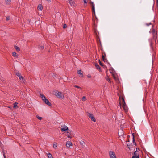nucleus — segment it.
Returning a JSON list of instances; mask_svg holds the SVG:
<instances>
[{"instance_id":"obj_32","label":"nucleus","mask_w":158,"mask_h":158,"mask_svg":"<svg viewBox=\"0 0 158 158\" xmlns=\"http://www.w3.org/2000/svg\"><path fill=\"white\" fill-rule=\"evenodd\" d=\"M52 155L50 154L49 153L48 155V158H52Z\"/></svg>"},{"instance_id":"obj_10","label":"nucleus","mask_w":158,"mask_h":158,"mask_svg":"<svg viewBox=\"0 0 158 158\" xmlns=\"http://www.w3.org/2000/svg\"><path fill=\"white\" fill-rule=\"evenodd\" d=\"M69 3L72 6H74L75 5V3L72 0H69Z\"/></svg>"},{"instance_id":"obj_25","label":"nucleus","mask_w":158,"mask_h":158,"mask_svg":"<svg viewBox=\"0 0 158 158\" xmlns=\"http://www.w3.org/2000/svg\"><path fill=\"white\" fill-rule=\"evenodd\" d=\"M12 55L14 57H16L17 56V53L16 52H12Z\"/></svg>"},{"instance_id":"obj_45","label":"nucleus","mask_w":158,"mask_h":158,"mask_svg":"<svg viewBox=\"0 0 158 158\" xmlns=\"http://www.w3.org/2000/svg\"><path fill=\"white\" fill-rule=\"evenodd\" d=\"M88 77L90 78L91 76H89V75H88Z\"/></svg>"},{"instance_id":"obj_28","label":"nucleus","mask_w":158,"mask_h":158,"mask_svg":"<svg viewBox=\"0 0 158 158\" xmlns=\"http://www.w3.org/2000/svg\"><path fill=\"white\" fill-rule=\"evenodd\" d=\"M18 104V103L17 102H15L14 104V105L13 106V107L15 108V107H17V104Z\"/></svg>"},{"instance_id":"obj_49","label":"nucleus","mask_w":158,"mask_h":158,"mask_svg":"<svg viewBox=\"0 0 158 158\" xmlns=\"http://www.w3.org/2000/svg\"><path fill=\"white\" fill-rule=\"evenodd\" d=\"M106 72H107V70H106Z\"/></svg>"},{"instance_id":"obj_29","label":"nucleus","mask_w":158,"mask_h":158,"mask_svg":"<svg viewBox=\"0 0 158 158\" xmlns=\"http://www.w3.org/2000/svg\"><path fill=\"white\" fill-rule=\"evenodd\" d=\"M139 158V155L133 156L132 157V158Z\"/></svg>"},{"instance_id":"obj_22","label":"nucleus","mask_w":158,"mask_h":158,"mask_svg":"<svg viewBox=\"0 0 158 158\" xmlns=\"http://www.w3.org/2000/svg\"><path fill=\"white\" fill-rule=\"evenodd\" d=\"M84 3V6H87V0H83Z\"/></svg>"},{"instance_id":"obj_11","label":"nucleus","mask_w":158,"mask_h":158,"mask_svg":"<svg viewBox=\"0 0 158 158\" xmlns=\"http://www.w3.org/2000/svg\"><path fill=\"white\" fill-rule=\"evenodd\" d=\"M37 9L39 10H42L43 9L42 5L40 4H39L38 6Z\"/></svg>"},{"instance_id":"obj_43","label":"nucleus","mask_w":158,"mask_h":158,"mask_svg":"<svg viewBox=\"0 0 158 158\" xmlns=\"http://www.w3.org/2000/svg\"><path fill=\"white\" fill-rule=\"evenodd\" d=\"M151 24V23H149V24H147H147H146V25L147 26H149V25H150V24Z\"/></svg>"},{"instance_id":"obj_48","label":"nucleus","mask_w":158,"mask_h":158,"mask_svg":"<svg viewBox=\"0 0 158 158\" xmlns=\"http://www.w3.org/2000/svg\"><path fill=\"white\" fill-rule=\"evenodd\" d=\"M99 40L100 42V39H99Z\"/></svg>"},{"instance_id":"obj_1","label":"nucleus","mask_w":158,"mask_h":158,"mask_svg":"<svg viewBox=\"0 0 158 158\" xmlns=\"http://www.w3.org/2000/svg\"><path fill=\"white\" fill-rule=\"evenodd\" d=\"M152 33L153 36V39L156 40L157 36V31H156L154 29H153Z\"/></svg>"},{"instance_id":"obj_44","label":"nucleus","mask_w":158,"mask_h":158,"mask_svg":"<svg viewBox=\"0 0 158 158\" xmlns=\"http://www.w3.org/2000/svg\"><path fill=\"white\" fill-rule=\"evenodd\" d=\"M157 6H158V1H157Z\"/></svg>"},{"instance_id":"obj_40","label":"nucleus","mask_w":158,"mask_h":158,"mask_svg":"<svg viewBox=\"0 0 158 158\" xmlns=\"http://www.w3.org/2000/svg\"><path fill=\"white\" fill-rule=\"evenodd\" d=\"M131 146V145L130 144H129L128 143L127 144V146L128 147L130 148V146Z\"/></svg>"},{"instance_id":"obj_39","label":"nucleus","mask_w":158,"mask_h":158,"mask_svg":"<svg viewBox=\"0 0 158 158\" xmlns=\"http://www.w3.org/2000/svg\"><path fill=\"white\" fill-rule=\"evenodd\" d=\"M74 87L75 88H78V89H81V87H80V86H77V85H75L74 86Z\"/></svg>"},{"instance_id":"obj_42","label":"nucleus","mask_w":158,"mask_h":158,"mask_svg":"<svg viewBox=\"0 0 158 158\" xmlns=\"http://www.w3.org/2000/svg\"><path fill=\"white\" fill-rule=\"evenodd\" d=\"M67 137L69 138H71V137L70 135H68Z\"/></svg>"},{"instance_id":"obj_50","label":"nucleus","mask_w":158,"mask_h":158,"mask_svg":"<svg viewBox=\"0 0 158 158\" xmlns=\"http://www.w3.org/2000/svg\"><path fill=\"white\" fill-rule=\"evenodd\" d=\"M157 1H158V0H156Z\"/></svg>"},{"instance_id":"obj_19","label":"nucleus","mask_w":158,"mask_h":158,"mask_svg":"<svg viewBox=\"0 0 158 158\" xmlns=\"http://www.w3.org/2000/svg\"><path fill=\"white\" fill-rule=\"evenodd\" d=\"M6 3L7 4H9L10 3L11 1L10 0H5Z\"/></svg>"},{"instance_id":"obj_26","label":"nucleus","mask_w":158,"mask_h":158,"mask_svg":"<svg viewBox=\"0 0 158 158\" xmlns=\"http://www.w3.org/2000/svg\"><path fill=\"white\" fill-rule=\"evenodd\" d=\"M135 155H139L138 152H137V151H135L134 152V156Z\"/></svg>"},{"instance_id":"obj_31","label":"nucleus","mask_w":158,"mask_h":158,"mask_svg":"<svg viewBox=\"0 0 158 158\" xmlns=\"http://www.w3.org/2000/svg\"><path fill=\"white\" fill-rule=\"evenodd\" d=\"M44 46H40L39 47V48L40 50L43 49H44Z\"/></svg>"},{"instance_id":"obj_16","label":"nucleus","mask_w":158,"mask_h":158,"mask_svg":"<svg viewBox=\"0 0 158 158\" xmlns=\"http://www.w3.org/2000/svg\"><path fill=\"white\" fill-rule=\"evenodd\" d=\"M40 96L43 101H44V99H46V97H45V96L43 94H41Z\"/></svg>"},{"instance_id":"obj_35","label":"nucleus","mask_w":158,"mask_h":158,"mask_svg":"<svg viewBox=\"0 0 158 158\" xmlns=\"http://www.w3.org/2000/svg\"><path fill=\"white\" fill-rule=\"evenodd\" d=\"M86 99V97L85 96H83L82 98V101H85Z\"/></svg>"},{"instance_id":"obj_4","label":"nucleus","mask_w":158,"mask_h":158,"mask_svg":"<svg viewBox=\"0 0 158 158\" xmlns=\"http://www.w3.org/2000/svg\"><path fill=\"white\" fill-rule=\"evenodd\" d=\"M90 3L91 5V6L92 7V12L93 14H94L95 15V7L94 6V3L92 1H90Z\"/></svg>"},{"instance_id":"obj_47","label":"nucleus","mask_w":158,"mask_h":158,"mask_svg":"<svg viewBox=\"0 0 158 158\" xmlns=\"http://www.w3.org/2000/svg\"><path fill=\"white\" fill-rule=\"evenodd\" d=\"M119 104H120V105H121V103L120 102V101L119 102Z\"/></svg>"},{"instance_id":"obj_7","label":"nucleus","mask_w":158,"mask_h":158,"mask_svg":"<svg viewBox=\"0 0 158 158\" xmlns=\"http://www.w3.org/2000/svg\"><path fill=\"white\" fill-rule=\"evenodd\" d=\"M119 99H120L121 98H122V101L123 102V106H126V103L125 102L124 99V98L123 96L121 97V96H119Z\"/></svg>"},{"instance_id":"obj_33","label":"nucleus","mask_w":158,"mask_h":158,"mask_svg":"<svg viewBox=\"0 0 158 158\" xmlns=\"http://www.w3.org/2000/svg\"><path fill=\"white\" fill-rule=\"evenodd\" d=\"M106 80L110 83V79L109 77H107V78H106Z\"/></svg>"},{"instance_id":"obj_34","label":"nucleus","mask_w":158,"mask_h":158,"mask_svg":"<svg viewBox=\"0 0 158 158\" xmlns=\"http://www.w3.org/2000/svg\"><path fill=\"white\" fill-rule=\"evenodd\" d=\"M99 62L100 65L101 66H103V64L101 62V61H100V60H99Z\"/></svg>"},{"instance_id":"obj_17","label":"nucleus","mask_w":158,"mask_h":158,"mask_svg":"<svg viewBox=\"0 0 158 158\" xmlns=\"http://www.w3.org/2000/svg\"><path fill=\"white\" fill-rule=\"evenodd\" d=\"M19 78L20 80H21V79L22 80V81L23 80V82L24 83H25V80H23V77L22 76L20 75V76H19Z\"/></svg>"},{"instance_id":"obj_6","label":"nucleus","mask_w":158,"mask_h":158,"mask_svg":"<svg viewBox=\"0 0 158 158\" xmlns=\"http://www.w3.org/2000/svg\"><path fill=\"white\" fill-rule=\"evenodd\" d=\"M61 127H62V128L61 129V131H64L68 130V127L65 125H64L63 126H61Z\"/></svg>"},{"instance_id":"obj_2","label":"nucleus","mask_w":158,"mask_h":158,"mask_svg":"<svg viewBox=\"0 0 158 158\" xmlns=\"http://www.w3.org/2000/svg\"><path fill=\"white\" fill-rule=\"evenodd\" d=\"M109 155L110 158H117L115 153L113 151H110L109 152Z\"/></svg>"},{"instance_id":"obj_27","label":"nucleus","mask_w":158,"mask_h":158,"mask_svg":"<svg viewBox=\"0 0 158 158\" xmlns=\"http://www.w3.org/2000/svg\"><path fill=\"white\" fill-rule=\"evenodd\" d=\"M15 73L16 75L18 76L19 77L20 76V75H21L20 73L18 72H15Z\"/></svg>"},{"instance_id":"obj_20","label":"nucleus","mask_w":158,"mask_h":158,"mask_svg":"<svg viewBox=\"0 0 158 158\" xmlns=\"http://www.w3.org/2000/svg\"><path fill=\"white\" fill-rule=\"evenodd\" d=\"M112 76H113L114 79L115 80L117 81L118 80V78L115 76V75L114 74H112Z\"/></svg>"},{"instance_id":"obj_24","label":"nucleus","mask_w":158,"mask_h":158,"mask_svg":"<svg viewBox=\"0 0 158 158\" xmlns=\"http://www.w3.org/2000/svg\"><path fill=\"white\" fill-rule=\"evenodd\" d=\"M110 71V73H112V74H114L113 73V71H114V69L111 68L110 69H109Z\"/></svg>"},{"instance_id":"obj_37","label":"nucleus","mask_w":158,"mask_h":158,"mask_svg":"<svg viewBox=\"0 0 158 158\" xmlns=\"http://www.w3.org/2000/svg\"><path fill=\"white\" fill-rule=\"evenodd\" d=\"M53 147L54 148H56L57 147V145L56 144H53Z\"/></svg>"},{"instance_id":"obj_38","label":"nucleus","mask_w":158,"mask_h":158,"mask_svg":"<svg viewBox=\"0 0 158 158\" xmlns=\"http://www.w3.org/2000/svg\"><path fill=\"white\" fill-rule=\"evenodd\" d=\"M36 117L37 118L40 120H41L42 119V118L41 117H39V116H37Z\"/></svg>"},{"instance_id":"obj_15","label":"nucleus","mask_w":158,"mask_h":158,"mask_svg":"<svg viewBox=\"0 0 158 158\" xmlns=\"http://www.w3.org/2000/svg\"><path fill=\"white\" fill-rule=\"evenodd\" d=\"M123 109L124 110L125 112H127L128 111V108L127 106H122Z\"/></svg>"},{"instance_id":"obj_9","label":"nucleus","mask_w":158,"mask_h":158,"mask_svg":"<svg viewBox=\"0 0 158 158\" xmlns=\"http://www.w3.org/2000/svg\"><path fill=\"white\" fill-rule=\"evenodd\" d=\"M72 145V143L70 141H67L66 142V146L67 147L69 148L70 146Z\"/></svg>"},{"instance_id":"obj_36","label":"nucleus","mask_w":158,"mask_h":158,"mask_svg":"<svg viewBox=\"0 0 158 158\" xmlns=\"http://www.w3.org/2000/svg\"><path fill=\"white\" fill-rule=\"evenodd\" d=\"M67 27V25L65 24H64L63 26V28H65Z\"/></svg>"},{"instance_id":"obj_12","label":"nucleus","mask_w":158,"mask_h":158,"mask_svg":"<svg viewBox=\"0 0 158 158\" xmlns=\"http://www.w3.org/2000/svg\"><path fill=\"white\" fill-rule=\"evenodd\" d=\"M81 72L82 71L81 70L77 71V73L78 74L80 75V76L81 77H83V74Z\"/></svg>"},{"instance_id":"obj_8","label":"nucleus","mask_w":158,"mask_h":158,"mask_svg":"<svg viewBox=\"0 0 158 158\" xmlns=\"http://www.w3.org/2000/svg\"><path fill=\"white\" fill-rule=\"evenodd\" d=\"M45 103L49 106H51L52 104L47 99H44V101Z\"/></svg>"},{"instance_id":"obj_18","label":"nucleus","mask_w":158,"mask_h":158,"mask_svg":"<svg viewBox=\"0 0 158 158\" xmlns=\"http://www.w3.org/2000/svg\"><path fill=\"white\" fill-rule=\"evenodd\" d=\"M95 66L98 69H100V67L97 63H95Z\"/></svg>"},{"instance_id":"obj_13","label":"nucleus","mask_w":158,"mask_h":158,"mask_svg":"<svg viewBox=\"0 0 158 158\" xmlns=\"http://www.w3.org/2000/svg\"><path fill=\"white\" fill-rule=\"evenodd\" d=\"M106 57V55L105 53H103V55L102 56V57L103 59V60L105 62L106 61V59H105V57Z\"/></svg>"},{"instance_id":"obj_23","label":"nucleus","mask_w":158,"mask_h":158,"mask_svg":"<svg viewBox=\"0 0 158 158\" xmlns=\"http://www.w3.org/2000/svg\"><path fill=\"white\" fill-rule=\"evenodd\" d=\"M132 135L133 142V143H134L135 142V136H134L133 133L132 134Z\"/></svg>"},{"instance_id":"obj_46","label":"nucleus","mask_w":158,"mask_h":158,"mask_svg":"<svg viewBox=\"0 0 158 158\" xmlns=\"http://www.w3.org/2000/svg\"><path fill=\"white\" fill-rule=\"evenodd\" d=\"M135 145H136V143L135 142L134 143H133Z\"/></svg>"},{"instance_id":"obj_21","label":"nucleus","mask_w":158,"mask_h":158,"mask_svg":"<svg viewBox=\"0 0 158 158\" xmlns=\"http://www.w3.org/2000/svg\"><path fill=\"white\" fill-rule=\"evenodd\" d=\"M15 48L17 51H20V48L19 47L15 46Z\"/></svg>"},{"instance_id":"obj_3","label":"nucleus","mask_w":158,"mask_h":158,"mask_svg":"<svg viewBox=\"0 0 158 158\" xmlns=\"http://www.w3.org/2000/svg\"><path fill=\"white\" fill-rule=\"evenodd\" d=\"M55 95L57 97L59 98H62L64 97L63 94L60 92H59L57 93L56 92L55 93Z\"/></svg>"},{"instance_id":"obj_30","label":"nucleus","mask_w":158,"mask_h":158,"mask_svg":"<svg viewBox=\"0 0 158 158\" xmlns=\"http://www.w3.org/2000/svg\"><path fill=\"white\" fill-rule=\"evenodd\" d=\"M10 18V17L9 16H8L6 17V21L9 20Z\"/></svg>"},{"instance_id":"obj_41","label":"nucleus","mask_w":158,"mask_h":158,"mask_svg":"<svg viewBox=\"0 0 158 158\" xmlns=\"http://www.w3.org/2000/svg\"><path fill=\"white\" fill-rule=\"evenodd\" d=\"M3 156H4V158H6V156H5V153H3Z\"/></svg>"},{"instance_id":"obj_5","label":"nucleus","mask_w":158,"mask_h":158,"mask_svg":"<svg viewBox=\"0 0 158 158\" xmlns=\"http://www.w3.org/2000/svg\"><path fill=\"white\" fill-rule=\"evenodd\" d=\"M88 116L91 119V120L93 121L94 122H95L96 120L95 119V118L93 116V114H89Z\"/></svg>"},{"instance_id":"obj_14","label":"nucleus","mask_w":158,"mask_h":158,"mask_svg":"<svg viewBox=\"0 0 158 158\" xmlns=\"http://www.w3.org/2000/svg\"><path fill=\"white\" fill-rule=\"evenodd\" d=\"M80 143L82 148L85 147V143L83 141H81L80 142Z\"/></svg>"}]
</instances>
